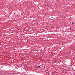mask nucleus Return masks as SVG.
<instances>
[{
    "label": "nucleus",
    "instance_id": "obj_1",
    "mask_svg": "<svg viewBox=\"0 0 75 75\" xmlns=\"http://www.w3.org/2000/svg\"><path fill=\"white\" fill-rule=\"evenodd\" d=\"M38 67H39V68H40V66H38Z\"/></svg>",
    "mask_w": 75,
    "mask_h": 75
}]
</instances>
